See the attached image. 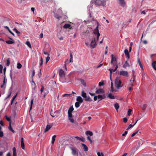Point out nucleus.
I'll use <instances>...</instances> for the list:
<instances>
[{"label": "nucleus", "instance_id": "f257e3e1", "mask_svg": "<svg viewBox=\"0 0 156 156\" xmlns=\"http://www.w3.org/2000/svg\"><path fill=\"white\" fill-rule=\"evenodd\" d=\"M97 25L96 28L95 29L94 32V34H95V36L96 37V39L95 37L93 38L92 40L90 43L88 41L86 42L85 43V44L87 47L92 48H94L97 45L96 43L98 41L100 35L98 29V23L97 22Z\"/></svg>", "mask_w": 156, "mask_h": 156}, {"label": "nucleus", "instance_id": "f03ea898", "mask_svg": "<svg viewBox=\"0 0 156 156\" xmlns=\"http://www.w3.org/2000/svg\"><path fill=\"white\" fill-rule=\"evenodd\" d=\"M111 63L113 66L117 65V61L118 57L116 55H114L112 54L111 55Z\"/></svg>", "mask_w": 156, "mask_h": 156}, {"label": "nucleus", "instance_id": "7ed1b4c3", "mask_svg": "<svg viewBox=\"0 0 156 156\" xmlns=\"http://www.w3.org/2000/svg\"><path fill=\"white\" fill-rule=\"evenodd\" d=\"M121 81L119 79V78L117 77L115 80V85L116 87L119 89L121 87Z\"/></svg>", "mask_w": 156, "mask_h": 156}, {"label": "nucleus", "instance_id": "20e7f679", "mask_svg": "<svg viewBox=\"0 0 156 156\" xmlns=\"http://www.w3.org/2000/svg\"><path fill=\"white\" fill-rule=\"evenodd\" d=\"M119 5L122 7H125L126 5V3L125 0H117Z\"/></svg>", "mask_w": 156, "mask_h": 156}, {"label": "nucleus", "instance_id": "39448f33", "mask_svg": "<svg viewBox=\"0 0 156 156\" xmlns=\"http://www.w3.org/2000/svg\"><path fill=\"white\" fill-rule=\"evenodd\" d=\"M119 74L120 75L128 77L129 76L128 73L127 71H119Z\"/></svg>", "mask_w": 156, "mask_h": 156}, {"label": "nucleus", "instance_id": "423d86ee", "mask_svg": "<svg viewBox=\"0 0 156 156\" xmlns=\"http://www.w3.org/2000/svg\"><path fill=\"white\" fill-rule=\"evenodd\" d=\"M52 125L51 124L47 125L44 130V132L45 133L48 131L52 127Z\"/></svg>", "mask_w": 156, "mask_h": 156}, {"label": "nucleus", "instance_id": "0eeeda50", "mask_svg": "<svg viewBox=\"0 0 156 156\" xmlns=\"http://www.w3.org/2000/svg\"><path fill=\"white\" fill-rule=\"evenodd\" d=\"M95 93L96 94H103L105 93V91L103 89L100 88L97 90Z\"/></svg>", "mask_w": 156, "mask_h": 156}, {"label": "nucleus", "instance_id": "6e6552de", "mask_svg": "<svg viewBox=\"0 0 156 156\" xmlns=\"http://www.w3.org/2000/svg\"><path fill=\"white\" fill-rule=\"evenodd\" d=\"M71 149L72 151V154L74 156H78V154L76 153V149L73 147H71Z\"/></svg>", "mask_w": 156, "mask_h": 156}, {"label": "nucleus", "instance_id": "1a4fd4ad", "mask_svg": "<svg viewBox=\"0 0 156 156\" xmlns=\"http://www.w3.org/2000/svg\"><path fill=\"white\" fill-rule=\"evenodd\" d=\"M59 76L61 77H64L65 76V74L63 70L62 69L59 70Z\"/></svg>", "mask_w": 156, "mask_h": 156}, {"label": "nucleus", "instance_id": "9d476101", "mask_svg": "<svg viewBox=\"0 0 156 156\" xmlns=\"http://www.w3.org/2000/svg\"><path fill=\"white\" fill-rule=\"evenodd\" d=\"M73 110L74 109L73 107L72 106L70 107L69 108L68 111V115H72V113Z\"/></svg>", "mask_w": 156, "mask_h": 156}, {"label": "nucleus", "instance_id": "9b49d317", "mask_svg": "<svg viewBox=\"0 0 156 156\" xmlns=\"http://www.w3.org/2000/svg\"><path fill=\"white\" fill-rule=\"evenodd\" d=\"M76 100L77 102L82 103L83 101V99L80 96H77L76 98Z\"/></svg>", "mask_w": 156, "mask_h": 156}, {"label": "nucleus", "instance_id": "f8f14e48", "mask_svg": "<svg viewBox=\"0 0 156 156\" xmlns=\"http://www.w3.org/2000/svg\"><path fill=\"white\" fill-rule=\"evenodd\" d=\"M74 137L77 140H80L83 142H84L85 141V139L82 136L80 137L78 136H75Z\"/></svg>", "mask_w": 156, "mask_h": 156}, {"label": "nucleus", "instance_id": "ddd939ff", "mask_svg": "<svg viewBox=\"0 0 156 156\" xmlns=\"http://www.w3.org/2000/svg\"><path fill=\"white\" fill-rule=\"evenodd\" d=\"M10 40L6 41L5 42L8 44H13L14 43V40L12 38H10Z\"/></svg>", "mask_w": 156, "mask_h": 156}, {"label": "nucleus", "instance_id": "4468645a", "mask_svg": "<svg viewBox=\"0 0 156 156\" xmlns=\"http://www.w3.org/2000/svg\"><path fill=\"white\" fill-rule=\"evenodd\" d=\"M129 60H127L125 62V63L123 66V67L124 68H126V67L129 66Z\"/></svg>", "mask_w": 156, "mask_h": 156}, {"label": "nucleus", "instance_id": "2eb2a0df", "mask_svg": "<svg viewBox=\"0 0 156 156\" xmlns=\"http://www.w3.org/2000/svg\"><path fill=\"white\" fill-rule=\"evenodd\" d=\"M21 145L22 149H25V145L23 142V138H21Z\"/></svg>", "mask_w": 156, "mask_h": 156}, {"label": "nucleus", "instance_id": "dca6fc26", "mask_svg": "<svg viewBox=\"0 0 156 156\" xmlns=\"http://www.w3.org/2000/svg\"><path fill=\"white\" fill-rule=\"evenodd\" d=\"M118 68V65H116V67H115V69H109V71L110 72V74H111V75L112 73L113 72H115L117 70V69Z\"/></svg>", "mask_w": 156, "mask_h": 156}, {"label": "nucleus", "instance_id": "f3484780", "mask_svg": "<svg viewBox=\"0 0 156 156\" xmlns=\"http://www.w3.org/2000/svg\"><path fill=\"white\" fill-rule=\"evenodd\" d=\"M68 116L69 119V120L72 123H74V119L73 118L72 115H68Z\"/></svg>", "mask_w": 156, "mask_h": 156}, {"label": "nucleus", "instance_id": "a211bd4d", "mask_svg": "<svg viewBox=\"0 0 156 156\" xmlns=\"http://www.w3.org/2000/svg\"><path fill=\"white\" fill-rule=\"evenodd\" d=\"M12 156H17L16 149L15 147L12 148Z\"/></svg>", "mask_w": 156, "mask_h": 156}, {"label": "nucleus", "instance_id": "6ab92c4d", "mask_svg": "<svg viewBox=\"0 0 156 156\" xmlns=\"http://www.w3.org/2000/svg\"><path fill=\"white\" fill-rule=\"evenodd\" d=\"M152 66L153 69L155 70H156V61H153L152 63Z\"/></svg>", "mask_w": 156, "mask_h": 156}, {"label": "nucleus", "instance_id": "aec40b11", "mask_svg": "<svg viewBox=\"0 0 156 156\" xmlns=\"http://www.w3.org/2000/svg\"><path fill=\"white\" fill-rule=\"evenodd\" d=\"M114 107L115 108V109L116 110L117 112L118 111V110L119 107V104L117 103H115L114 105Z\"/></svg>", "mask_w": 156, "mask_h": 156}, {"label": "nucleus", "instance_id": "412c9836", "mask_svg": "<svg viewBox=\"0 0 156 156\" xmlns=\"http://www.w3.org/2000/svg\"><path fill=\"white\" fill-rule=\"evenodd\" d=\"M11 123H9V125L8 127V129L9 130L11 131L13 133H15V131L13 130L11 127Z\"/></svg>", "mask_w": 156, "mask_h": 156}, {"label": "nucleus", "instance_id": "4be33fe9", "mask_svg": "<svg viewBox=\"0 0 156 156\" xmlns=\"http://www.w3.org/2000/svg\"><path fill=\"white\" fill-rule=\"evenodd\" d=\"M98 98L101 99L103 98H105V95H99L97 96Z\"/></svg>", "mask_w": 156, "mask_h": 156}, {"label": "nucleus", "instance_id": "5701e85b", "mask_svg": "<svg viewBox=\"0 0 156 156\" xmlns=\"http://www.w3.org/2000/svg\"><path fill=\"white\" fill-rule=\"evenodd\" d=\"M56 137V136L55 135L53 136L52 137L51 143L52 144H54V143L55 141V140Z\"/></svg>", "mask_w": 156, "mask_h": 156}, {"label": "nucleus", "instance_id": "b1692460", "mask_svg": "<svg viewBox=\"0 0 156 156\" xmlns=\"http://www.w3.org/2000/svg\"><path fill=\"white\" fill-rule=\"evenodd\" d=\"M5 28H6V29H7V30H8L9 31V32L11 34H12L13 36H14V34L12 32V31L10 30L9 28V27H7V26H5Z\"/></svg>", "mask_w": 156, "mask_h": 156}, {"label": "nucleus", "instance_id": "393cba45", "mask_svg": "<svg viewBox=\"0 0 156 156\" xmlns=\"http://www.w3.org/2000/svg\"><path fill=\"white\" fill-rule=\"evenodd\" d=\"M86 134L87 135H90V136H92L93 135V133H92V132L90 131H86Z\"/></svg>", "mask_w": 156, "mask_h": 156}, {"label": "nucleus", "instance_id": "a878e982", "mask_svg": "<svg viewBox=\"0 0 156 156\" xmlns=\"http://www.w3.org/2000/svg\"><path fill=\"white\" fill-rule=\"evenodd\" d=\"M82 145L83 147V149L84 151H88V148L87 146H86L85 144H82Z\"/></svg>", "mask_w": 156, "mask_h": 156}, {"label": "nucleus", "instance_id": "bb28decb", "mask_svg": "<svg viewBox=\"0 0 156 156\" xmlns=\"http://www.w3.org/2000/svg\"><path fill=\"white\" fill-rule=\"evenodd\" d=\"M81 96L84 98L86 97L87 94L83 91H82L81 92Z\"/></svg>", "mask_w": 156, "mask_h": 156}, {"label": "nucleus", "instance_id": "cd10ccee", "mask_svg": "<svg viewBox=\"0 0 156 156\" xmlns=\"http://www.w3.org/2000/svg\"><path fill=\"white\" fill-rule=\"evenodd\" d=\"M26 44L30 48H31V46L30 42L29 41H27L26 42Z\"/></svg>", "mask_w": 156, "mask_h": 156}, {"label": "nucleus", "instance_id": "c85d7f7f", "mask_svg": "<svg viewBox=\"0 0 156 156\" xmlns=\"http://www.w3.org/2000/svg\"><path fill=\"white\" fill-rule=\"evenodd\" d=\"M70 25L69 24H65L63 26L64 28H68L70 27Z\"/></svg>", "mask_w": 156, "mask_h": 156}, {"label": "nucleus", "instance_id": "c756f323", "mask_svg": "<svg viewBox=\"0 0 156 156\" xmlns=\"http://www.w3.org/2000/svg\"><path fill=\"white\" fill-rule=\"evenodd\" d=\"M108 96L109 98L111 99H113L115 98V97L111 94H109L108 95Z\"/></svg>", "mask_w": 156, "mask_h": 156}, {"label": "nucleus", "instance_id": "7c9ffc66", "mask_svg": "<svg viewBox=\"0 0 156 156\" xmlns=\"http://www.w3.org/2000/svg\"><path fill=\"white\" fill-rule=\"evenodd\" d=\"M17 94H18L17 93H16V95H15L13 97V98L12 100V101H11V105H12L13 104V101H14V100L15 99L16 97Z\"/></svg>", "mask_w": 156, "mask_h": 156}, {"label": "nucleus", "instance_id": "2f4dec72", "mask_svg": "<svg viewBox=\"0 0 156 156\" xmlns=\"http://www.w3.org/2000/svg\"><path fill=\"white\" fill-rule=\"evenodd\" d=\"M22 67V65L20 63H17V68H18V69H20Z\"/></svg>", "mask_w": 156, "mask_h": 156}, {"label": "nucleus", "instance_id": "473e14b6", "mask_svg": "<svg viewBox=\"0 0 156 156\" xmlns=\"http://www.w3.org/2000/svg\"><path fill=\"white\" fill-rule=\"evenodd\" d=\"M81 104L79 102H76L75 104V106L76 108H78L80 106V104Z\"/></svg>", "mask_w": 156, "mask_h": 156}, {"label": "nucleus", "instance_id": "72a5a7b5", "mask_svg": "<svg viewBox=\"0 0 156 156\" xmlns=\"http://www.w3.org/2000/svg\"><path fill=\"white\" fill-rule=\"evenodd\" d=\"M80 82H81V83L83 85L84 87H86V83L85 82V81H84V80H80Z\"/></svg>", "mask_w": 156, "mask_h": 156}, {"label": "nucleus", "instance_id": "f704fd0d", "mask_svg": "<svg viewBox=\"0 0 156 156\" xmlns=\"http://www.w3.org/2000/svg\"><path fill=\"white\" fill-rule=\"evenodd\" d=\"M85 100L86 101H92V100L90 97H87V96H86V97H85Z\"/></svg>", "mask_w": 156, "mask_h": 156}, {"label": "nucleus", "instance_id": "c9c22d12", "mask_svg": "<svg viewBox=\"0 0 156 156\" xmlns=\"http://www.w3.org/2000/svg\"><path fill=\"white\" fill-rule=\"evenodd\" d=\"M5 118L9 122V123H11V119L9 117H8L7 116H5Z\"/></svg>", "mask_w": 156, "mask_h": 156}, {"label": "nucleus", "instance_id": "e433bc0d", "mask_svg": "<svg viewBox=\"0 0 156 156\" xmlns=\"http://www.w3.org/2000/svg\"><path fill=\"white\" fill-rule=\"evenodd\" d=\"M10 63V59L9 58H8L6 60V65L7 66H9Z\"/></svg>", "mask_w": 156, "mask_h": 156}, {"label": "nucleus", "instance_id": "4c0bfd02", "mask_svg": "<svg viewBox=\"0 0 156 156\" xmlns=\"http://www.w3.org/2000/svg\"><path fill=\"white\" fill-rule=\"evenodd\" d=\"M33 103V99H32L31 100V102H30V110H31V109L32 108V106Z\"/></svg>", "mask_w": 156, "mask_h": 156}, {"label": "nucleus", "instance_id": "58836bf2", "mask_svg": "<svg viewBox=\"0 0 156 156\" xmlns=\"http://www.w3.org/2000/svg\"><path fill=\"white\" fill-rule=\"evenodd\" d=\"M110 79H111V91H112V92H113V91H114V89H113V83H112V80L111 78H110Z\"/></svg>", "mask_w": 156, "mask_h": 156}, {"label": "nucleus", "instance_id": "ea45409f", "mask_svg": "<svg viewBox=\"0 0 156 156\" xmlns=\"http://www.w3.org/2000/svg\"><path fill=\"white\" fill-rule=\"evenodd\" d=\"M40 62L39 64V65L40 66H41L42 65L43 63V59H42V57H41L40 58Z\"/></svg>", "mask_w": 156, "mask_h": 156}, {"label": "nucleus", "instance_id": "a19ab883", "mask_svg": "<svg viewBox=\"0 0 156 156\" xmlns=\"http://www.w3.org/2000/svg\"><path fill=\"white\" fill-rule=\"evenodd\" d=\"M132 111V110L131 109H128V116H130L131 115V113Z\"/></svg>", "mask_w": 156, "mask_h": 156}, {"label": "nucleus", "instance_id": "79ce46f5", "mask_svg": "<svg viewBox=\"0 0 156 156\" xmlns=\"http://www.w3.org/2000/svg\"><path fill=\"white\" fill-rule=\"evenodd\" d=\"M13 30L16 32V33L18 34H19L20 33V32L18 31L16 28L13 29Z\"/></svg>", "mask_w": 156, "mask_h": 156}, {"label": "nucleus", "instance_id": "37998d69", "mask_svg": "<svg viewBox=\"0 0 156 156\" xmlns=\"http://www.w3.org/2000/svg\"><path fill=\"white\" fill-rule=\"evenodd\" d=\"M139 131V130H138L136 132L134 133L131 135L132 137H133L135 136L137 133Z\"/></svg>", "mask_w": 156, "mask_h": 156}, {"label": "nucleus", "instance_id": "c03bdc74", "mask_svg": "<svg viewBox=\"0 0 156 156\" xmlns=\"http://www.w3.org/2000/svg\"><path fill=\"white\" fill-rule=\"evenodd\" d=\"M11 93H12V92H11V90H10L9 92V94L8 95V96H7V97L6 98H5V99H7L8 98H9L11 95Z\"/></svg>", "mask_w": 156, "mask_h": 156}, {"label": "nucleus", "instance_id": "a18cd8bd", "mask_svg": "<svg viewBox=\"0 0 156 156\" xmlns=\"http://www.w3.org/2000/svg\"><path fill=\"white\" fill-rule=\"evenodd\" d=\"M6 81H5V78L4 77V81H3V84L2 85H1V87L2 88H3V86L5 84V83H6Z\"/></svg>", "mask_w": 156, "mask_h": 156}, {"label": "nucleus", "instance_id": "49530a36", "mask_svg": "<svg viewBox=\"0 0 156 156\" xmlns=\"http://www.w3.org/2000/svg\"><path fill=\"white\" fill-rule=\"evenodd\" d=\"M134 126V125L130 124L128 126L127 128V129H129L131 128L133 126Z\"/></svg>", "mask_w": 156, "mask_h": 156}, {"label": "nucleus", "instance_id": "de8ad7c7", "mask_svg": "<svg viewBox=\"0 0 156 156\" xmlns=\"http://www.w3.org/2000/svg\"><path fill=\"white\" fill-rule=\"evenodd\" d=\"M97 154L98 156H104L103 153H100L99 152H98L97 153Z\"/></svg>", "mask_w": 156, "mask_h": 156}, {"label": "nucleus", "instance_id": "09e8293b", "mask_svg": "<svg viewBox=\"0 0 156 156\" xmlns=\"http://www.w3.org/2000/svg\"><path fill=\"white\" fill-rule=\"evenodd\" d=\"M70 94H64L63 95V97H69V96H70Z\"/></svg>", "mask_w": 156, "mask_h": 156}, {"label": "nucleus", "instance_id": "8fccbe9b", "mask_svg": "<svg viewBox=\"0 0 156 156\" xmlns=\"http://www.w3.org/2000/svg\"><path fill=\"white\" fill-rule=\"evenodd\" d=\"M139 64V65L140 67V68H141V69H142V70L143 71V72L144 73V68H143V66L141 64V63H140Z\"/></svg>", "mask_w": 156, "mask_h": 156}, {"label": "nucleus", "instance_id": "3c124183", "mask_svg": "<svg viewBox=\"0 0 156 156\" xmlns=\"http://www.w3.org/2000/svg\"><path fill=\"white\" fill-rule=\"evenodd\" d=\"M124 53L125 54V55H126V54H129V51L127 49H125L124 51Z\"/></svg>", "mask_w": 156, "mask_h": 156}, {"label": "nucleus", "instance_id": "603ef678", "mask_svg": "<svg viewBox=\"0 0 156 156\" xmlns=\"http://www.w3.org/2000/svg\"><path fill=\"white\" fill-rule=\"evenodd\" d=\"M32 87H36V84L33 81H32Z\"/></svg>", "mask_w": 156, "mask_h": 156}, {"label": "nucleus", "instance_id": "864d4df0", "mask_svg": "<svg viewBox=\"0 0 156 156\" xmlns=\"http://www.w3.org/2000/svg\"><path fill=\"white\" fill-rule=\"evenodd\" d=\"M126 55V58L128 59V60H129V59L130 58V55H129V54H126V55Z\"/></svg>", "mask_w": 156, "mask_h": 156}, {"label": "nucleus", "instance_id": "5fc2aeb1", "mask_svg": "<svg viewBox=\"0 0 156 156\" xmlns=\"http://www.w3.org/2000/svg\"><path fill=\"white\" fill-rule=\"evenodd\" d=\"M50 60V57L49 56H48L46 58V63H47Z\"/></svg>", "mask_w": 156, "mask_h": 156}, {"label": "nucleus", "instance_id": "6e6d98bb", "mask_svg": "<svg viewBox=\"0 0 156 156\" xmlns=\"http://www.w3.org/2000/svg\"><path fill=\"white\" fill-rule=\"evenodd\" d=\"M130 85L131 86V87H129V91L131 90H132V87L133 86V84H130Z\"/></svg>", "mask_w": 156, "mask_h": 156}, {"label": "nucleus", "instance_id": "4d7b16f0", "mask_svg": "<svg viewBox=\"0 0 156 156\" xmlns=\"http://www.w3.org/2000/svg\"><path fill=\"white\" fill-rule=\"evenodd\" d=\"M44 90V87L43 86H42L41 87V90H40L41 92V93H42L43 91Z\"/></svg>", "mask_w": 156, "mask_h": 156}, {"label": "nucleus", "instance_id": "13d9d810", "mask_svg": "<svg viewBox=\"0 0 156 156\" xmlns=\"http://www.w3.org/2000/svg\"><path fill=\"white\" fill-rule=\"evenodd\" d=\"M3 136V133L2 131H0V137H2Z\"/></svg>", "mask_w": 156, "mask_h": 156}, {"label": "nucleus", "instance_id": "bf43d9fd", "mask_svg": "<svg viewBox=\"0 0 156 156\" xmlns=\"http://www.w3.org/2000/svg\"><path fill=\"white\" fill-rule=\"evenodd\" d=\"M128 133V132L127 131H126L124 133L122 134V136H125Z\"/></svg>", "mask_w": 156, "mask_h": 156}, {"label": "nucleus", "instance_id": "052dcab7", "mask_svg": "<svg viewBox=\"0 0 156 156\" xmlns=\"http://www.w3.org/2000/svg\"><path fill=\"white\" fill-rule=\"evenodd\" d=\"M123 121L125 122H126L127 121V119L126 118H124L123 119Z\"/></svg>", "mask_w": 156, "mask_h": 156}, {"label": "nucleus", "instance_id": "680f3d73", "mask_svg": "<svg viewBox=\"0 0 156 156\" xmlns=\"http://www.w3.org/2000/svg\"><path fill=\"white\" fill-rule=\"evenodd\" d=\"M103 84H104V83L103 82H100L99 83V86H102L103 85Z\"/></svg>", "mask_w": 156, "mask_h": 156}, {"label": "nucleus", "instance_id": "e2e57ef3", "mask_svg": "<svg viewBox=\"0 0 156 156\" xmlns=\"http://www.w3.org/2000/svg\"><path fill=\"white\" fill-rule=\"evenodd\" d=\"M135 77H134L133 78V80H130V81L132 83H133L135 81Z\"/></svg>", "mask_w": 156, "mask_h": 156}, {"label": "nucleus", "instance_id": "0e129e2a", "mask_svg": "<svg viewBox=\"0 0 156 156\" xmlns=\"http://www.w3.org/2000/svg\"><path fill=\"white\" fill-rule=\"evenodd\" d=\"M87 139L88 140H89L91 142V143L92 142V141L91 140L90 138V137H89V136H87Z\"/></svg>", "mask_w": 156, "mask_h": 156}, {"label": "nucleus", "instance_id": "69168bd1", "mask_svg": "<svg viewBox=\"0 0 156 156\" xmlns=\"http://www.w3.org/2000/svg\"><path fill=\"white\" fill-rule=\"evenodd\" d=\"M35 72L34 69L32 71V77H33L35 75Z\"/></svg>", "mask_w": 156, "mask_h": 156}, {"label": "nucleus", "instance_id": "338daca9", "mask_svg": "<svg viewBox=\"0 0 156 156\" xmlns=\"http://www.w3.org/2000/svg\"><path fill=\"white\" fill-rule=\"evenodd\" d=\"M43 34L42 33H41L39 35V37L41 38H42L43 37Z\"/></svg>", "mask_w": 156, "mask_h": 156}, {"label": "nucleus", "instance_id": "774afa93", "mask_svg": "<svg viewBox=\"0 0 156 156\" xmlns=\"http://www.w3.org/2000/svg\"><path fill=\"white\" fill-rule=\"evenodd\" d=\"M98 97L97 96H94V99L95 101H96L97 100Z\"/></svg>", "mask_w": 156, "mask_h": 156}]
</instances>
